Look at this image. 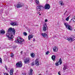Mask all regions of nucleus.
Wrapping results in <instances>:
<instances>
[{
  "label": "nucleus",
  "mask_w": 75,
  "mask_h": 75,
  "mask_svg": "<svg viewBox=\"0 0 75 75\" xmlns=\"http://www.w3.org/2000/svg\"><path fill=\"white\" fill-rule=\"evenodd\" d=\"M4 75H8V73H4Z\"/></svg>",
  "instance_id": "obj_36"
},
{
  "label": "nucleus",
  "mask_w": 75,
  "mask_h": 75,
  "mask_svg": "<svg viewBox=\"0 0 75 75\" xmlns=\"http://www.w3.org/2000/svg\"><path fill=\"white\" fill-rule=\"evenodd\" d=\"M69 17H67V18H66V21H68V20H69Z\"/></svg>",
  "instance_id": "obj_29"
},
{
  "label": "nucleus",
  "mask_w": 75,
  "mask_h": 75,
  "mask_svg": "<svg viewBox=\"0 0 75 75\" xmlns=\"http://www.w3.org/2000/svg\"><path fill=\"white\" fill-rule=\"evenodd\" d=\"M47 21H48V20L47 19H46L45 20V22H47Z\"/></svg>",
  "instance_id": "obj_38"
},
{
  "label": "nucleus",
  "mask_w": 75,
  "mask_h": 75,
  "mask_svg": "<svg viewBox=\"0 0 75 75\" xmlns=\"http://www.w3.org/2000/svg\"><path fill=\"white\" fill-rule=\"evenodd\" d=\"M30 55L32 58H34V57H35V54L34 53L31 54Z\"/></svg>",
  "instance_id": "obj_21"
},
{
  "label": "nucleus",
  "mask_w": 75,
  "mask_h": 75,
  "mask_svg": "<svg viewBox=\"0 0 75 75\" xmlns=\"http://www.w3.org/2000/svg\"><path fill=\"white\" fill-rule=\"evenodd\" d=\"M40 16H41V14H39Z\"/></svg>",
  "instance_id": "obj_45"
},
{
  "label": "nucleus",
  "mask_w": 75,
  "mask_h": 75,
  "mask_svg": "<svg viewBox=\"0 0 75 75\" xmlns=\"http://www.w3.org/2000/svg\"><path fill=\"white\" fill-rule=\"evenodd\" d=\"M75 36L74 37H72L70 38H68L67 39L68 41H69V42H73L74 40H75Z\"/></svg>",
  "instance_id": "obj_5"
},
{
  "label": "nucleus",
  "mask_w": 75,
  "mask_h": 75,
  "mask_svg": "<svg viewBox=\"0 0 75 75\" xmlns=\"http://www.w3.org/2000/svg\"><path fill=\"white\" fill-rule=\"evenodd\" d=\"M73 19L75 20V16H74V17H73Z\"/></svg>",
  "instance_id": "obj_40"
},
{
  "label": "nucleus",
  "mask_w": 75,
  "mask_h": 75,
  "mask_svg": "<svg viewBox=\"0 0 75 75\" xmlns=\"http://www.w3.org/2000/svg\"><path fill=\"white\" fill-rule=\"evenodd\" d=\"M0 62L2 64V59H1V58L0 57Z\"/></svg>",
  "instance_id": "obj_30"
},
{
  "label": "nucleus",
  "mask_w": 75,
  "mask_h": 75,
  "mask_svg": "<svg viewBox=\"0 0 75 75\" xmlns=\"http://www.w3.org/2000/svg\"><path fill=\"white\" fill-rule=\"evenodd\" d=\"M16 33V30L14 28H9L8 30V33L6 34V35L7 37L8 38L9 40H12L14 38L13 35H15Z\"/></svg>",
  "instance_id": "obj_1"
},
{
  "label": "nucleus",
  "mask_w": 75,
  "mask_h": 75,
  "mask_svg": "<svg viewBox=\"0 0 75 75\" xmlns=\"http://www.w3.org/2000/svg\"><path fill=\"white\" fill-rule=\"evenodd\" d=\"M36 3L37 4H40V2H39V0H35Z\"/></svg>",
  "instance_id": "obj_23"
},
{
  "label": "nucleus",
  "mask_w": 75,
  "mask_h": 75,
  "mask_svg": "<svg viewBox=\"0 0 75 75\" xmlns=\"http://www.w3.org/2000/svg\"><path fill=\"white\" fill-rule=\"evenodd\" d=\"M59 4H61V6H63L64 4L63 3V1H60L59 2Z\"/></svg>",
  "instance_id": "obj_22"
},
{
  "label": "nucleus",
  "mask_w": 75,
  "mask_h": 75,
  "mask_svg": "<svg viewBox=\"0 0 75 75\" xmlns=\"http://www.w3.org/2000/svg\"><path fill=\"white\" fill-rule=\"evenodd\" d=\"M10 74L11 75H13V69H11L10 70Z\"/></svg>",
  "instance_id": "obj_20"
},
{
  "label": "nucleus",
  "mask_w": 75,
  "mask_h": 75,
  "mask_svg": "<svg viewBox=\"0 0 75 75\" xmlns=\"http://www.w3.org/2000/svg\"><path fill=\"white\" fill-rule=\"evenodd\" d=\"M17 8H20V7H23V5H22V3L19 2L18 4L16 5Z\"/></svg>",
  "instance_id": "obj_9"
},
{
  "label": "nucleus",
  "mask_w": 75,
  "mask_h": 75,
  "mask_svg": "<svg viewBox=\"0 0 75 75\" xmlns=\"http://www.w3.org/2000/svg\"><path fill=\"white\" fill-rule=\"evenodd\" d=\"M58 63H59L58 62H57L55 63V65L57 67L59 65V64Z\"/></svg>",
  "instance_id": "obj_26"
},
{
  "label": "nucleus",
  "mask_w": 75,
  "mask_h": 75,
  "mask_svg": "<svg viewBox=\"0 0 75 75\" xmlns=\"http://www.w3.org/2000/svg\"><path fill=\"white\" fill-rule=\"evenodd\" d=\"M64 25H65V26H66V28H68V30H72V28L71 26L69 25L68 24V23H64Z\"/></svg>",
  "instance_id": "obj_4"
},
{
  "label": "nucleus",
  "mask_w": 75,
  "mask_h": 75,
  "mask_svg": "<svg viewBox=\"0 0 75 75\" xmlns=\"http://www.w3.org/2000/svg\"><path fill=\"white\" fill-rule=\"evenodd\" d=\"M5 68H6V69L7 70H7V66H5Z\"/></svg>",
  "instance_id": "obj_41"
},
{
  "label": "nucleus",
  "mask_w": 75,
  "mask_h": 75,
  "mask_svg": "<svg viewBox=\"0 0 75 75\" xmlns=\"http://www.w3.org/2000/svg\"><path fill=\"white\" fill-rule=\"evenodd\" d=\"M46 72H47V71Z\"/></svg>",
  "instance_id": "obj_46"
},
{
  "label": "nucleus",
  "mask_w": 75,
  "mask_h": 75,
  "mask_svg": "<svg viewBox=\"0 0 75 75\" xmlns=\"http://www.w3.org/2000/svg\"><path fill=\"white\" fill-rule=\"evenodd\" d=\"M56 58V57L54 55H53L52 56V59L53 60V61H54L55 60V59Z\"/></svg>",
  "instance_id": "obj_18"
},
{
  "label": "nucleus",
  "mask_w": 75,
  "mask_h": 75,
  "mask_svg": "<svg viewBox=\"0 0 75 75\" xmlns=\"http://www.w3.org/2000/svg\"><path fill=\"white\" fill-rule=\"evenodd\" d=\"M32 38H33V35H29L28 36V39L29 40H30Z\"/></svg>",
  "instance_id": "obj_17"
},
{
  "label": "nucleus",
  "mask_w": 75,
  "mask_h": 75,
  "mask_svg": "<svg viewBox=\"0 0 75 75\" xmlns=\"http://www.w3.org/2000/svg\"><path fill=\"white\" fill-rule=\"evenodd\" d=\"M61 75V74H60V75Z\"/></svg>",
  "instance_id": "obj_47"
},
{
  "label": "nucleus",
  "mask_w": 75,
  "mask_h": 75,
  "mask_svg": "<svg viewBox=\"0 0 75 75\" xmlns=\"http://www.w3.org/2000/svg\"><path fill=\"white\" fill-rule=\"evenodd\" d=\"M38 59H37L35 61V65H36V66H39V62H38Z\"/></svg>",
  "instance_id": "obj_14"
},
{
  "label": "nucleus",
  "mask_w": 75,
  "mask_h": 75,
  "mask_svg": "<svg viewBox=\"0 0 75 75\" xmlns=\"http://www.w3.org/2000/svg\"><path fill=\"white\" fill-rule=\"evenodd\" d=\"M48 54H49V51H47L46 53V55H48Z\"/></svg>",
  "instance_id": "obj_31"
},
{
  "label": "nucleus",
  "mask_w": 75,
  "mask_h": 75,
  "mask_svg": "<svg viewBox=\"0 0 75 75\" xmlns=\"http://www.w3.org/2000/svg\"><path fill=\"white\" fill-rule=\"evenodd\" d=\"M24 41V40L23 39H21H21L18 43V44H20V45L22 44H23L22 42L23 41Z\"/></svg>",
  "instance_id": "obj_12"
},
{
  "label": "nucleus",
  "mask_w": 75,
  "mask_h": 75,
  "mask_svg": "<svg viewBox=\"0 0 75 75\" xmlns=\"http://www.w3.org/2000/svg\"><path fill=\"white\" fill-rule=\"evenodd\" d=\"M21 38L20 37H18L17 38V40H16L15 41V42L16 43H19V42H20V40H21Z\"/></svg>",
  "instance_id": "obj_10"
},
{
  "label": "nucleus",
  "mask_w": 75,
  "mask_h": 75,
  "mask_svg": "<svg viewBox=\"0 0 75 75\" xmlns=\"http://www.w3.org/2000/svg\"><path fill=\"white\" fill-rule=\"evenodd\" d=\"M43 30L44 31H45L46 30H48V27H47V26L46 25V24H45L43 25Z\"/></svg>",
  "instance_id": "obj_8"
},
{
  "label": "nucleus",
  "mask_w": 75,
  "mask_h": 75,
  "mask_svg": "<svg viewBox=\"0 0 75 75\" xmlns=\"http://www.w3.org/2000/svg\"><path fill=\"white\" fill-rule=\"evenodd\" d=\"M58 74L59 75H60L61 74V72H60V71H59L58 72Z\"/></svg>",
  "instance_id": "obj_35"
},
{
  "label": "nucleus",
  "mask_w": 75,
  "mask_h": 75,
  "mask_svg": "<svg viewBox=\"0 0 75 75\" xmlns=\"http://www.w3.org/2000/svg\"><path fill=\"white\" fill-rule=\"evenodd\" d=\"M29 33H30V30L28 31Z\"/></svg>",
  "instance_id": "obj_43"
},
{
  "label": "nucleus",
  "mask_w": 75,
  "mask_h": 75,
  "mask_svg": "<svg viewBox=\"0 0 75 75\" xmlns=\"http://www.w3.org/2000/svg\"><path fill=\"white\" fill-rule=\"evenodd\" d=\"M11 25H12V26H14L16 25H17V23L16 22H11L10 23Z\"/></svg>",
  "instance_id": "obj_15"
},
{
  "label": "nucleus",
  "mask_w": 75,
  "mask_h": 75,
  "mask_svg": "<svg viewBox=\"0 0 75 75\" xmlns=\"http://www.w3.org/2000/svg\"><path fill=\"white\" fill-rule=\"evenodd\" d=\"M22 74L23 75H26V73H22Z\"/></svg>",
  "instance_id": "obj_34"
},
{
  "label": "nucleus",
  "mask_w": 75,
  "mask_h": 75,
  "mask_svg": "<svg viewBox=\"0 0 75 75\" xmlns=\"http://www.w3.org/2000/svg\"><path fill=\"white\" fill-rule=\"evenodd\" d=\"M11 57H14V54H13V53H11Z\"/></svg>",
  "instance_id": "obj_32"
},
{
  "label": "nucleus",
  "mask_w": 75,
  "mask_h": 75,
  "mask_svg": "<svg viewBox=\"0 0 75 75\" xmlns=\"http://www.w3.org/2000/svg\"><path fill=\"white\" fill-rule=\"evenodd\" d=\"M42 36L44 37V38H48V36L47 34L45 33H42Z\"/></svg>",
  "instance_id": "obj_11"
},
{
  "label": "nucleus",
  "mask_w": 75,
  "mask_h": 75,
  "mask_svg": "<svg viewBox=\"0 0 75 75\" xmlns=\"http://www.w3.org/2000/svg\"><path fill=\"white\" fill-rule=\"evenodd\" d=\"M21 54H23V51H22L21 52Z\"/></svg>",
  "instance_id": "obj_42"
},
{
  "label": "nucleus",
  "mask_w": 75,
  "mask_h": 75,
  "mask_svg": "<svg viewBox=\"0 0 75 75\" xmlns=\"http://www.w3.org/2000/svg\"><path fill=\"white\" fill-rule=\"evenodd\" d=\"M35 41V38H33V41L34 42Z\"/></svg>",
  "instance_id": "obj_39"
},
{
  "label": "nucleus",
  "mask_w": 75,
  "mask_h": 75,
  "mask_svg": "<svg viewBox=\"0 0 75 75\" xmlns=\"http://www.w3.org/2000/svg\"><path fill=\"white\" fill-rule=\"evenodd\" d=\"M67 12V11H66V12L64 14V16H65V14H66V13Z\"/></svg>",
  "instance_id": "obj_37"
},
{
  "label": "nucleus",
  "mask_w": 75,
  "mask_h": 75,
  "mask_svg": "<svg viewBox=\"0 0 75 75\" xmlns=\"http://www.w3.org/2000/svg\"><path fill=\"white\" fill-rule=\"evenodd\" d=\"M0 34H5V31L3 29L0 30Z\"/></svg>",
  "instance_id": "obj_16"
},
{
  "label": "nucleus",
  "mask_w": 75,
  "mask_h": 75,
  "mask_svg": "<svg viewBox=\"0 0 75 75\" xmlns=\"http://www.w3.org/2000/svg\"><path fill=\"white\" fill-rule=\"evenodd\" d=\"M60 60H59V61L58 62H60L59 65H61L62 64V59H61V58H60L59 59Z\"/></svg>",
  "instance_id": "obj_19"
},
{
  "label": "nucleus",
  "mask_w": 75,
  "mask_h": 75,
  "mask_svg": "<svg viewBox=\"0 0 75 75\" xmlns=\"http://www.w3.org/2000/svg\"><path fill=\"white\" fill-rule=\"evenodd\" d=\"M32 65L33 66H34V65H35V64L34 63V62H33L32 63Z\"/></svg>",
  "instance_id": "obj_33"
},
{
  "label": "nucleus",
  "mask_w": 75,
  "mask_h": 75,
  "mask_svg": "<svg viewBox=\"0 0 75 75\" xmlns=\"http://www.w3.org/2000/svg\"><path fill=\"white\" fill-rule=\"evenodd\" d=\"M36 10L38 11H40V10H43L44 8L42 6L40 5L36 7Z\"/></svg>",
  "instance_id": "obj_2"
},
{
  "label": "nucleus",
  "mask_w": 75,
  "mask_h": 75,
  "mask_svg": "<svg viewBox=\"0 0 75 75\" xmlns=\"http://www.w3.org/2000/svg\"><path fill=\"white\" fill-rule=\"evenodd\" d=\"M31 59L29 57H27L24 59V62L25 64H29Z\"/></svg>",
  "instance_id": "obj_3"
},
{
  "label": "nucleus",
  "mask_w": 75,
  "mask_h": 75,
  "mask_svg": "<svg viewBox=\"0 0 75 75\" xmlns=\"http://www.w3.org/2000/svg\"><path fill=\"white\" fill-rule=\"evenodd\" d=\"M16 65L17 67H21L23 64L21 63V62L20 61L19 62L17 63L16 64Z\"/></svg>",
  "instance_id": "obj_6"
},
{
  "label": "nucleus",
  "mask_w": 75,
  "mask_h": 75,
  "mask_svg": "<svg viewBox=\"0 0 75 75\" xmlns=\"http://www.w3.org/2000/svg\"><path fill=\"white\" fill-rule=\"evenodd\" d=\"M67 69V66H64V68H63V69L64 70H66Z\"/></svg>",
  "instance_id": "obj_25"
},
{
  "label": "nucleus",
  "mask_w": 75,
  "mask_h": 75,
  "mask_svg": "<svg viewBox=\"0 0 75 75\" xmlns=\"http://www.w3.org/2000/svg\"><path fill=\"white\" fill-rule=\"evenodd\" d=\"M72 20L73 21V22H75V19H73V18L72 19H71V21H70V23L71 22V21H72Z\"/></svg>",
  "instance_id": "obj_28"
},
{
  "label": "nucleus",
  "mask_w": 75,
  "mask_h": 75,
  "mask_svg": "<svg viewBox=\"0 0 75 75\" xmlns=\"http://www.w3.org/2000/svg\"><path fill=\"white\" fill-rule=\"evenodd\" d=\"M45 9L49 10L50 8V5L48 4H46L44 7Z\"/></svg>",
  "instance_id": "obj_7"
},
{
  "label": "nucleus",
  "mask_w": 75,
  "mask_h": 75,
  "mask_svg": "<svg viewBox=\"0 0 75 75\" xmlns=\"http://www.w3.org/2000/svg\"><path fill=\"white\" fill-rule=\"evenodd\" d=\"M23 35H25V36H26V35H27V33L25 32H23Z\"/></svg>",
  "instance_id": "obj_24"
},
{
  "label": "nucleus",
  "mask_w": 75,
  "mask_h": 75,
  "mask_svg": "<svg viewBox=\"0 0 75 75\" xmlns=\"http://www.w3.org/2000/svg\"><path fill=\"white\" fill-rule=\"evenodd\" d=\"M38 13V14H39V13H40L39 12V13Z\"/></svg>",
  "instance_id": "obj_44"
},
{
  "label": "nucleus",
  "mask_w": 75,
  "mask_h": 75,
  "mask_svg": "<svg viewBox=\"0 0 75 75\" xmlns=\"http://www.w3.org/2000/svg\"><path fill=\"white\" fill-rule=\"evenodd\" d=\"M3 9H1V10H0V12L1 13H3Z\"/></svg>",
  "instance_id": "obj_27"
},
{
  "label": "nucleus",
  "mask_w": 75,
  "mask_h": 75,
  "mask_svg": "<svg viewBox=\"0 0 75 75\" xmlns=\"http://www.w3.org/2000/svg\"><path fill=\"white\" fill-rule=\"evenodd\" d=\"M53 51L54 52H57L58 51V48L57 47H54L53 48Z\"/></svg>",
  "instance_id": "obj_13"
}]
</instances>
